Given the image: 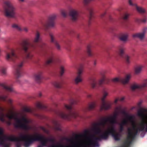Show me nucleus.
Listing matches in <instances>:
<instances>
[{"instance_id": "nucleus-1", "label": "nucleus", "mask_w": 147, "mask_h": 147, "mask_svg": "<svg viewBox=\"0 0 147 147\" xmlns=\"http://www.w3.org/2000/svg\"><path fill=\"white\" fill-rule=\"evenodd\" d=\"M8 118L10 119H13L15 121L14 125L16 127H21L24 129H27L29 128L27 125L28 121L24 118H18L16 116L11 115L7 116Z\"/></svg>"}, {"instance_id": "nucleus-2", "label": "nucleus", "mask_w": 147, "mask_h": 147, "mask_svg": "<svg viewBox=\"0 0 147 147\" xmlns=\"http://www.w3.org/2000/svg\"><path fill=\"white\" fill-rule=\"evenodd\" d=\"M5 5L6 16L9 18L15 17L16 15V9L13 4L9 2H6L5 3Z\"/></svg>"}, {"instance_id": "nucleus-3", "label": "nucleus", "mask_w": 147, "mask_h": 147, "mask_svg": "<svg viewBox=\"0 0 147 147\" xmlns=\"http://www.w3.org/2000/svg\"><path fill=\"white\" fill-rule=\"evenodd\" d=\"M21 137L23 139L27 140V142L25 144L26 147H28L30 144L34 141L39 140L41 138L40 135L36 134L27 135Z\"/></svg>"}, {"instance_id": "nucleus-4", "label": "nucleus", "mask_w": 147, "mask_h": 147, "mask_svg": "<svg viewBox=\"0 0 147 147\" xmlns=\"http://www.w3.org/2000/svg\"><path fill=\"white\" fill-rule=\"evenodd\" d=\"M147 86V80H144V82L142 85L135 83L133 84L131 87L132 90H134L136 89L141 88L142 87L146 86Z\"/></svg>"}, {"instance_id": "nucleus-5", "label": "nucleus", "mask_w": 147, "mask_h": 147, "mask_svg": "<svg viewBox=\"0 0 147 147\" xmlns=\"http://www.w3.org/2000/svg\"><path fill=\"white\" fill-rule=\"evenodd\" d=\"M79 13L76 10L72 9L70 11L69 15L71 19L74 20H76L77 18Z\"/></svg>"}, {"instance_id": "nucleus-6", "label": "nucleus", "mask_w": 147, "mask_h": 147, "mask_svg": "<svg viewBox=\"0 0 147 147\" xmlns=\"http://www.w3.org/2000/svg\"><path fill=\"white\" fill-rule=\"evenodd\" d=\"M132 37L134 38H138L142 40L145 38V34L142 32L134 34L132 35Z\"/></svg>"}, {"instance_id": "nucleus-7", "label": "nucleus", "mask_w": 147, "mask_h": 147, "mask_svg": "<svg viewBox=\"0 0 147 147\" xmlns=\"http://www.w3.org/2000/svg\"><path fill=\"white\" fill-rule=\"evenodd\" d=\"M143 66L142 65H139L135 66L134 67L135 73L136 74H138L142 71Z\"/></svg>"}, {"instance_id": "nucleus-8", "label": "nucleus", "mask_w": 147, "mask_h": 147, "mask_svg": "<svg viewBox=\"0 0 147 147\" xmlns=\"http://www.w3.org/2000/svg\"><path fill=\"white\" fill-rule=\"evenodd\" d=\"M130 78V75H127L124 78H121V79H120V80L121 82L123 84H126L129 82Z\"/></svg>"}, {"instance_id": "nucleus-9", "label": "nucleus", "mask_w": 147, "mask_h": 147, "mask_svg": "<svg viewBox=\"0 0 147 147\" xmlns=\"http://www.w3.org/2000/svg\"><path fill=\"white\" fill-rule=\"evenodd\" d=\"M40 34L38 32H37L34 40V42H38L40 41Z\"/></svg>"}, {"instance_id": "nucleus-10", "label": "nucleus", "mask_w": 147, "mask_h": 147, "mask_svg": "<svg viewBox=\"0 0 147 147\" xmlns=\"http://www.w3.org/2000/svg\"><path fill=\"white\" fill-rule=\"evenodd\" d=\"M96 106V102H92L90 103L88 105V109L91 110L94 109Z\"/></svg>"}, {"instance_id": "nucleus-11", "label": "nucleus", "mask_w": 147, "mask_h": 147, "mask_svg": "<svg viewBox=\"0 0 147 147\" xmlns=\"http://www.w3.org/2000/svg\"><path fill=\"white\" fill-rule=\"evenodd\" d=\"M134 8L136 9L140 13H143L146 11L144 9L141 7L138 6L137 5H136Z\"/></svg>"}, {"instance_id": "nucleus-12", "label": "nucleus", "mask_w": 147, "mask_h": 147, "mask_svg": "<svg viewBox=\"0 0 147 147\" xmlns=\"http://www.w3.org/2000/svg\"><path fill=\"white\" fill-rule=\"evenodd\" d=\"M113 131L112 129H109L107 132L104 133L101 136L102 138V139H106L108 137V135L109 133Z\"/></svg>"}, {"instance_id": "nucleus-13", "label": "nucleus", "mask_w": 147, "mask_h": 147, "mask_svg": "<svg viewBox=\"0 0 147 147\" xmlns=\"http://www.w3.org/2000/svg\"><path fill=\"white\" fill-rule=\"evenodd\" d=\"M128 36V34L127 33L123 34L121 35L120 39L122 41H126L127 40Z\"/></svg>"}, {"instance_id": "nucleus-14", "label": "nucleus", "mask_w": 147, "mask_h": 147, "mask_svg": "<svg viewBox=\"0 0 147 147\" xmlns=\"http://www.w3.org/2000/svg\"><path fill=\"white\" fill-rule=\"evenodd\" d=\"M74 81L75 83L76 84H78L82 82V80L81 76H77L75 79Z\"/></svg>"}, {"instance_id": "nucleus-15", "label": "nucleus", "mask_w": 147, "mask_h": 147, "mask_svg": "<svg viewBox=\"0 0 147 147\" xmlns=\"http://www.w3.org/2000/svg\"><path fill=\"white\" fill-rule=\"evenodd\" d=\"M32 78L35 81H37L41 78V76L39 74H35L33 76Z\"/></svg>"}, {"instance_id": "nucleus-16", "label": "nucleus", "mask_w": 147, "mask_h": 147, "mask_svg": "<svg viewBox=\"0 0 147 147\" xmlns=\"http://www.w3.org/2000/svg\"><path fill=\"white\" fill-rule=\"evenodd\" d=\"M55 59V58L54 57L52 56L50 57L49 59L46 61V63L49 64L52 62Z\"/></svg>"}, {"instance_id": "nucleus-17", "label": "nucleus", "mask_w": 147, "mask_h": 147, "mask_svg": "<svg viewBox=\"0 0 147 147\" xmlns=\"http://www.w3.org/2000/svg\"><path fill=\"white\" fill-rule=\"evenodd\" d=\"M143 125L146 123L147 125V115H144L143 116L142 118Z\"/></svg>"}, {"instance_id": "nucleus-18", "label": "nucleus", "mask_w": 147, "mask_h": 147, "mask_svg": "<svg viewBox=\"0 0 147 147\" xmlns=\"http://www.w3.org/2000/svg\"><path fill=\"white\" fill-rule=\"evenodd\" d=\"M125 58L126 63L127 64H129L130 63V56L127 55H125Z\"/></svg>"}, {"instance_id": "nucleus-19", "label": "nucleus", "mask_w": 147, "mask_h": 147, "mask_svg": "<svg viewBox=\"0 0 147 147\" xmlns=\"http://www.w3.org/2000/svg\"><path fill=\"white\" fill-rule=\"evenodd\" d=\"M128 2L129 5L134 8L137 5L135 3H133L132 0H128Z\"/></svg>"}, {"instance_id": "nucleus-20", "label": "nucleus", "mask_w": 147, "mask_h": 147, "mask_svg": "<svg viewBox=\"0 0 147 147\" xmlns=\"http://www.w3.org/2000/svg\"><path fill=\"white\" fill-rule=\"evenodd\" d=\"M13 28L16 29L19 31L21 30V28L20 26L17 24H14L12 26Z\"/></svg>"}, {"instance_id": "nucleus-21", "label": "nucleus", "mask_w": 147, "mask_h": 147, "mask_svg": "<svg viewBox=\"0 0 147 147\" xmlns=\"http://www.w3.org/2000/svg\"><path fill=\"white\" fill-rule=\"evenodd\" d=\"M129 14L127 13H125L123 14V19L124 20H127L129 18Z\"/></svg>"}, {"instance_id": "nucleus-22", "label": "nucleus", "mask_w": 147, "mask_h": 147, "mask_svg": "<svg viewBox=\"0 0 147 147\" xmlns=\"http://www.w3.org/2000/svg\"><path fill=\"white\" fill-rule=\"evenodd\" d=\"M130 118L129 117H126L122 121L121 124H120V125L125 124L127 122L130 120Z\"/></svg>"}, {"instance_id": "nucleus-23", "label": "nucleus", "mask_w": 147, "mask_h": 147, "mask_svg": "<svg viewBox=\"0 0 147 147\" xmlns=\"http://www.w3.org/2000/svg\"><path fill=\"white\" fill-rule=\"evenodd\" d=\"M90 46H88L87 47V53L88 54L89 56H91L92 55L91 51L90 49Z\"/></svg>"}, {"instance_id": "nucleus-24", "label": "nucleus", "mask_w": 147, "mask_h": 147, "mask_svg": "<svg viewBox=\"0 0 147 147\" xmlns=\"http://www.w3.org/2000/svg\"><path fill=\"white\" fill-rule=\"evenodd\" d=\"M120 79H121V78H115L113 79H112V81L113 82H117L118 81H120L121 82V81L120 80Z\"/></svg>"}, {"instance_id": "nucleus-25", "label": "nucleus", "mask_w": 147, "mask_h": 147, "mask_svg": "<svg viewBox=\"0 0 147 147\" xmlns=\"http://www.w3.org/2000/svg\"><path fill=\"white\" fill-rule=\"evenodd\" d=\"M47 140L43 141L41 143V146H38V147H42L45 146V145L47 144Z\"/></svg>"}, {"instance_id": "nucleus-26", "label": "nucleus", "mask_w": 147, "mask_h": 147, "mask_svg": "<svg viewBox=\"0 0 147 147\" xmlns=\"http://www.w3.org/2000/svg\"><path fill=\"white\" fill-rule=\"evenodd\" d=\"M83 70L82 69H79L78 70L77 74L78 76H81V75L83 73Z\"/></svg>"}, {"instance_id": "nucleus-27", "label": "nucleus", "mask_w": 147, "mask_h": 147, "mask_svg": "<svg viewBox=\"0 0 147 147\" xmlns=\"http://www.w3.org/2000/svg\"><path fill=\"white\" fill-rule=\"evenodd\" d=\"M125 51L123 49H121L119 51V54L120 56H122L124 54Z\"/></svg>"}, {"instance_id": "nucleus-28", "label": "nucleus", "mask_w": 147, "mask_h": 147, "mask_svg": "<svg viewBox=\"0 0 147 147\" xmlns=\"http://www.w3.org/2000/svg\"><path fill=\"white\" fill-rule=\"evenodd\" d=\"M105 77L103 78H102L98 82V84H101L103 83L104 81L105 80Z\"/></svg>"}, {"instance_id": "nucleus-29", "label": "nucleus", "mask_w": 147, "mask_h": 147, "mask_svg": "<svg viewBox=\"0 0 147 147\" xmlns=\"http://www.w3.org/2000/svg\"><path fill=\"white\" fill-rule=\"evenodd\" d=\"M65 71V69L64 67L63 66H61V74H63L64 73Z\"/></svg>"}, {"instance_id": "nucleus-30", "label": "nucleus", "mask_w": 147, "mask_h": 147, "mask_svg": "<svg viewBox=\"0 0 147 147\" xmlns=\"http://www.w3.org/2000/svg\"><path fill=\"white\" fill-rule=\"evenodd\" d=\"M65 107L67 109H70L71 108V106L67 105H64Z\"/></svg>"}, {"instance_id": "nucleus-31", "label": "nucleus", "mask_w": 147, "mask_h": 147, "mask_svg": "<svg viewBox=\"0 0 147 147\" xmlns=\"http://www.w3.org/2000/svg\"><path fill=\"white\" fill-rule=\"evenodd\" d=\"M47 24L49 26H52L53 25V22L50 20L48 21Z\"/></svg>"}, {"instance_id": "nucleus-32", "label": "nucleus", "mask_w": 147, "mask_h": 147, "mask_svg": "<svg viewBox=\"0 0 147 147\" xmlns=\"http://www.w3.org/2000/svg\"><path fill=\"white\" fill-rule=\"evenodd\" d=\"M33 56L32 54L29 53L27 55L26 57L28 58H30L32 57Z\"/></svg>"}, {"instance_id": "nucleus-33", "label": "nucleus", "mask_w": 147, "mask_h": 147, "mask_svg": "<svg viewBox=\"0 0 147 147\" xmlns=\"http://www.w3.org/2000/svg\"><path fill=\"white\" fill-rule=\"evenodd\" d=\"M1 72L2 73H3V74H5L6 73V70L5 69H3L1 70Z\"/></svg>"}, {"instance_id": "nucleus-34", "label": "nucleus", "mask_w": 147, "mask_h": 147, "mask_svg": "<svg viewBox=\"0 0 147 147\" xmlns=\"http://www.w3.org/2000/svg\"><path fill=\"white\" fill-rule=\"evenodd\" d=\"M108 95V94L106 92H105L103 94V97L104 98L106 97Z\"/></svg>"}, {"instance_id": "nucleus-35", "label": "nucleus", "mask_w": 147, "mask_h": 147, "mask_svg": "<svg viewBox=\"0 0 147 147\" xmlns=\"http://www.w3.org/2000/svg\"><path fill=\"white\" fill-rule=\"evenodd\" d=\"M2 131H0V142L2 140Z\"/></svg>"}, {"instance_id": "nucleus-36", "label": "nucleus", "mask_w": 147, "mask_h": 147, "mask_svg": "<svg viewBox=\"0 0 147 147\" xmlns=\"http://www.w3.org/2000/svg\"><path fill=\"white\" fill-rule=\"evenodd\" d=\"M51 42H53L54 41V38L52 36H51Z\"/></svg>"}, {"instance_id": "nucleus-37", "label": "nucleus", "mask_w": 147, "mask_h": 147, "mask_svg": "<svg viewBox=\"0 0 147 147\" xmlns=\"http://www.w3.org/2000/svg\"><path fill=\"white\" fill-rule=\"evenodd\" d=\"M56 47L58 49H60V46L57 43H56Z\"/></svg>"}, {"instance_id": "nucleus-38", "label": "nucleus", "mask_w": 147, "mask_h": 147, "mask_svg": "<svg viewBox=\"0 0 147 147\" xmlns=\"http://www.w3.org/2000/svg\"><path fill=\"white\" fill-rule=\"evenodd\" d=\"M14 50H12L11 51V54L12 55H14Z\"/></svg>"}, {"instance_id": "nucleus-39", "label": "nucleus", "mask_w": 147, "mask_h": 147, "mask_svg": "<svg viewBox=\"0 0 147 147\" xmlns=\"http://www.w3.org/2000/svg\"><path fill=\"white\" fill-rule=\"evenodd\" d=\"M10 57V55L8 54L7 55V56H6V57L7 59H9Z\"/></svg>"}, {"instance_id": "nucleus-40", "label": "nucleus", "mask_w": 147, "mask_h": 147, "mask_svg": "<svg viewBox=\"0 0 147 147\" xmlns=\"http://www.w3.org/2000/svg\"><path fill=\"white\" fill-rule=\"evenodd\" d=\"M105 123V121H103L102 122V123L100 124V125H102L104 124V123Z\"/></svg>"}, {"instance_id": "nucleus-41", "label": "nucleus", "mask_w": 147, "mask_h": 147, "mask_svg": "<svg viewBox=\"0 0 147 147\" xmlns=\"http://www.w3.org/2000/svg\"><path fill=\"white\" fill-rule=\"evenodd\" d=\"M90 0H84V1L85 3H86L87 2Z\"/></svg>"}, {"instance_id": "nucleus-42", "label": "nucleus", "mask_w": 147, "mask_h": 147, "mask_svg": "<svg viewBox=\"0 0 147 147\" xmlns=\"http://www.w3.org/2000/svg\"><path fill=\"white\" fill-rule=\"evenodd\" d=\"M113 137H114V139L115 140H118V139L117 138H116V136H115L114 135H113Z\"/></svg>"}, {"instance_id": "nucleus-43", "label": "nucleus", "mask_w": 147, "mask_h": 147, "mask_svg": "<svg viewBox=\"0 0 147 147\" xmlns=\"http://www.w3.org/2000/svg\"><path fill=\"white\" fill-rule=\"evenodd\" d=\"M91 84L93 87H94L95 86V85L93 83H92Z\"/></svg>"}, {"instance_id": "nucleus-44", "label": "nucleus", "mask_w": 147, "mask_h": 147, "mask_svg": "<svg viewBox=\"0 0 147 147\" xmlns=\"http://www.w3.org/2000/svg\"><path fill=\"white\" fill-rule=\"evenodd\" d=\"M22 65H23L21 63V64H20L18 66L19 67H22Z\"/></svg>"}, {"instance_id": "nucleus-45", "label": "nucleus", "mask_w": 147, "mask_h": 147, "mask_svg": "<svg viewBox=\"0 0 147 147\" xmlns=\"http://www.w3.org/2000/svg\"><path fill=\"white\" fill-rule=\"evenodd\" d=\"M146 20H147L146 19H145V20H143L142 21L143 22H146Z\"/></svg>"}, {"instance_id": "nucleus-46", "label": "nucleus", "mask_w": 147, "mask_h": 147, "mask_svg": "<svg viewBox=\"0 0 147 147\" xmlns=\"http://www.w3.org/2000/svg\"><path fill=\"white\" fill-rule=\"evenodd\" d=\"M24 30L26 32H27L28 31V30L26 29H24Z\"/></svg>"}, {"instance_id": "nucleus-47", "label": "nucleus", "mask_w": 147, "mask_h": 147, "mask_svg": "<svg viewBox=\"0 0 147 147\" xmlns=\"http://www.w3.org/2000/svg\"><path fill=\"white\" fill-rule=\"evenodd\" d=\"M20 1H22V2H23L24 1V0H20Z\"/></svg>"}, {"instance_id": "nucleus-48", "label": "nucleus", "mask_w": 147, "mask_h": 147, "mask_svg": "<svg viewBox=\"0 0 147 147\" xmlns=\"http://www.w3.org/2000/svg\"><path fill=\"white\" fill-rule=\"evenodd\" d=\"M117 101V100H115V102H116Z\"/></svg>"}, {"instance_id": "nucleus-49", "label": "nucleus", "mask_w": 147, "mask_h": 147, "mask_svg": "<svg viewBox=\"0 0 147 147\" xmlns=\"http://www.w3.org/2000/svg\"><path fill=\"white\" fill-rule=\"evenodd\" d=\"M24 49V50L25 51H26V49Z\"/></svg>"}, {"instance_id": "nucleus-50", "label": "nucleus", "mask_w": 147, "mask_h": 147, "mask_svg": "<svg viewBox=\"0 0 147 147\" xmlns=\"http://www.w3.org/2000/svg\"><path fill=\"white\" fill-rule=\"evenodd\" d=\"M146 131H147V129L146 130Z\"/></svg>"}]
</instances>
